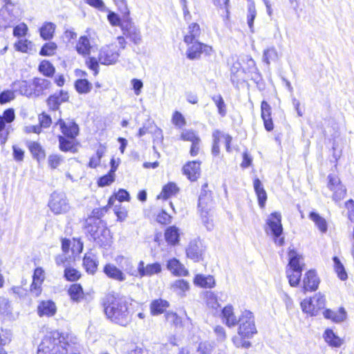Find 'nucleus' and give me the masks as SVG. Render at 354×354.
<instances>
[{
	"label": "nucleus",
	"mask_w": 354,
	"mask_h": 354,
	"mask_svg": "<svg viewBox=\"0 0 354 354\" xmlns=\"http://www.w3.org/2000/svg\"><path fill=\"white\" fill-rule=\"evenodd\" d=\"M104 305L105 314L112 322L121 326L130 322L129 304L125 299L108 296Z\"/></svg>",
	"instance_id": "obj_1"
},
{
	"label": "nucleus",
	"mask_w": 354,
	"mask_h": 354,
	"mask_svg": "<svg viewBox=\"0 0 354 354\" xmlns=\"http://www.w3.org/2000/svg\"><path fill=\"white\" fill-rule=\"evenodd\" d=\"M64 340L65 337L58 331L50 332L43 338L37 354H67L73 348Z\"/></svg>",
	"instance_id": "obj_2"
},
{
	"label": "nucleus",
	"mask_w": 354,
	"mask_h": 354,
	"mask_svg": "<svg viewBox=\"0 0 354 354\" xmlns=\"http://www.w3.org/2000/svg\"><path fill=\"white\" fill-rule=\"evenodd\" d=\"M62 249L63 254L57 258V264L62 263L64 266H71L75 261V256L82 252L83 250V243L80 239H62Z\"/></svg>",
	"instance_id": "obj_3"
},
{
	"label": "nucleus",
	"mask_w": 354,
	"mask_h": 354,
	"mask_svg": "<svg viewBox=\"0 0 354 354\" xmlns=\"http://www.w3.org/2000/svg\"><path fill=\"white\" fill-rule=\"evenodd\" d=\"M265 232L272 237L275 244L279 246L283 245L284 237L281 236L283 234L281 215L279 212H273L268 216Z\"/></svg>",
	"instance_id": "obj_4"
},
{
	"label": "nucleus",
	"mask_w": 354,
	"mask_h": 354,
	"mask_svg": "<svg viewBox=\"0 0 354 354\" xmlns=\"http://www.w3.org/2000/svg\"><path fill=\"white\" fill-rule=\"evenodd\" d=\"M237 321V324H239L238 335L240 336L252 339L257 333L254 315L250 310H244L241 311Z\"/></svg>",
	"instance_id": "obj_5"
},
{
	"label": "nucleus",
	"mask_w": 354,
	"mask_h": 354,
	"mask_svg": "<svg viewBox=\"0 0 354 354\" xmlns=\"http://www.w3.org/2000/svg\"><path fill=\"white\" fill-rule=\"evenodd\" d=\"M122 21L121 24V30L123 35L129 38L135 44H140L142 41V36L140 30L136 26L129 14H122Z\"/></svg>",
	"instance_id": "obj_6"
},
{
	"label": "nucleus",
	"mask_w": 354,
	"mask_h": 354,
	"mask_svg": "<svg viewBox=\"0 0 354 354\" xmlns=\"http://www.w3.org/2000/svg\"><path fill=\"white\" fill-rule=\"evenodd\" d=\"M48 207L55 214H65L70 209L66 194L57 192H54L50 195Z\"/></svg>",
	"instance_id": "obj_7"
},
{
	"label": "nucleus",
	"mask_w": 354,
	"mask_h": 354,
	"mask_svg": "<svg viewBox=\"0 0 354 354\" xmlns=\"http://www.w3.org/2000/svg\"><path fill=\"white\" fill-rule=\"evenodd\" d=\"M325 306V298L320 292L316 294L309 300L305 299L301 303V307L304 312L312 316L317 315L320 309Z\"/></svg>",
	"instance_id": "obj_8"
},
{
	"label": "nucleus",
	"mask_w": 354,
	"mask_h": 354,
	"mask_svg": "<svg viewBox=\"0 0 354 354\" xmlns=\"http://www.w3.org/2000/svg\"><path fill=\"white\" fill-rule=\"evenodd\" d=\"M328 188L333 192V199L335 202L342 200L346 194V189L341 183L339 178L335 174L328 176Z\"/></svg>",
	"instance_id": "obj_9"
},
{
	"label": "nucleus",
	"mask_w": 354,
	"mask_h": 354,
	"mask_svg": "<svg viewBox=\"0 0 354 354\" xmlns=\"http://www.w3.org/2000/svg\"><path fill=\"white\" fill-rule=\"evenodd\" d=\"M207 184L202 186V189L198 197V207L201 212L207 213L212 212L213 207V200L210 191L207 190Z\"/></svg>",
	"instance_id": "obj_10"
},
{
	"label": "nucleus",
	"mask_w": 354,
	"mask_h": 354,
	"mask_svg": "<svg viewBox=\"0 0 354 354\" xmlns=\"http://www.w3.org/2000/svg\"><path fill=\"white\" fill-rule=\"evenodd\" d=\"M205 248L200 239L192 240L186 249L187 257L194 262H198L203 259Z\"/></svg>",
	"instance_id": "obj_11"
},
{
	"label": "nucleus",
	"mask_w": 354,
	"mask_h": 354,
	"mask_svg": "<svg viewBox=\"0 0 354 354\" xmlns=\"http://www.w3.org/2000/svg\"><path fill=\"white\" fill-rule=\"evenodd\" d=\"M120 56L119 51L110 46H105L101 48L98 60L99 62L104 65H111L117 62Z\"/></svg>",
	"instance_id": "obj_12"
},
{
	"label": "nucleus",
	"mask_w": 354,
	"mask_h": 354,
	"mask_svg": "<svg viewBox=\"0 0 354 354\" xmlns=\"http://www.w3.org/2000/svg\"><path fill=\"white\" fill-rule=\"evenodd\" d=\"M55 125H59L63 136L67 137L71 139H75L79 134V127L77 124L73 121L68 120L65 121L59 119Z\"/></svg>",
	"instance_id": "obj_13"
},
{
	"label": "nucleus",
	"mask_w": 354,
	"mask_h": 354,
	"mask_svg": "<svg viewBox=\"0 0 354 354\" xmlns=\"http://www.w3.org/2000/svg\"><path fill=\"white\" fill-rule=\"evenodd\" d=\"M319 278L315 270L311 269L306 272L303 279V288L305 292L315 291L318 288Z\"/></svg>",
	"instance_id": "obj_14"
},
{
	"label": "nucleus",
	"mask_w": 354,
	"mask_h": 354,
	"mask_svg": "<svg viewBox=\"0 0 354 354\" xmlns=\"http://www.w3.org/2000/svg\"><path fill=\"white\" fill-rule=\"evenodd\" d=\"M51 86L50 80L35 77L32 80V97H39L44 94L45 91L48 90Z\"/></svg>",
	"instance_id": "obj_15"
},
{
	"label": "nucleus",
	"mask_w": 354,
	"mask_h": 354,
	"mask_svg": "<svg viewBox=\"0 0 354 354\" xmlns=\"http://www.w3.org/2000/svg\"><path fill=\"white\" fill-rule=\"evenodd\" d=\"M187 50V57L189 59H195L200 57L203 52L209 53L212 50V48L209 46L204 45L198 41H194L190 44Z\"/></svg>",
	"instance_id": "obj_16"
},
{
	"label": "nucleus",
	"mask_w": 354,
	"mask_h": 354,
	"mask_svg": "<svg viewBox=\"0 0 354 354\" xmlns=\"http://www.w3.org/2000/svg\"><path fill=\"white\" fill-rule=\"evenodd\" d=\"M69 96L68 92L61 90L59 93L50 95L47 99V104L53 111L59 109L62 103L67 102Z\"/></svg>",
	"instance_id": "obj_17"
},
{
	"label": "nucleus",
	"mask_w": 354,
	"mask_h": 354,
	"mask_svg": "<svg viewBox=\"0 0 354 354\" xmlns=\"http://www.w3.org/2000/svg\"><path fill=\"white\" fill-rule=\"evenodd\" d=\"M44 271L41 267H37L34 271L32 276V283L30 286L31 292L36 297H38L41 292V286L44 280Z\"/></svg>",
	"instance_id": "obj_18"
},
{
	"label": "nucleus",
	"mask_w": 354,
	"mask_h": 354,
	"mask_svg": "<svg viewBox=\"0 0 354 354\" xmlns=\"http://www.w3.org/2000/svg\"><path fill=\"white\" fill-rule=\"evenodd\" d=\"M183 173L191 181H195L200 176V162L192 161L183 167Z\"/></svg>",
	"instance_id": "obj_19"
},
{
	"label": "nucleus",
	"mask_w": 354,
	"mask_h": 354,
	"mask_svg": "<svg viewBox=\"0 0 354 354\" xmlns=\"http://www.w3.org/2000/svg\"><path fill=\"white\" fill-rule=\"evenodd\" d=\"M261 118L263 120L265 129L271 131L274 128L273 122L271 118V107L266 101H262L261 104Z\"/></svg>",
	"instance_id": "obj_20"
},
{
	"label": "nucleus",
	"mask_w": 354,
	"mask_h": 354,
	"mask_svg": "<svg viewBox=\"0 0 354 354\" xmlns=\"http://www.w3.org/2000/svg\"><path fill=\"white\" fill-rule=\"evenodd\" d=\"M12 86L14 91L19 92L21 95L28 97H32V81L28 82L26 80H17L12 83Z\"/></svg>",
	"instance_id": "obj_21"
},
{
	"label": "nucleus",
	"mask_w": 354,
	"mask_h": 354,
	"mask_svg": "<svg viewBox=\"0 0 354 354\" xmlns=\"http://www.w3.org/2000/svg\"><path fill=\"white\" fill-rule=\"evenodd\" d=\"M56 310L57 308L55 304L51 300L42 301L37 307V313L40 317L53 316L55 314Z\"/></svg>",
	"instance_id": "obj_22"
},
{
	"label": "nucleus",
	"mask_w": 354,
	"mask_h": 354,
	"mask_svg": "<svg viewBox=\"0 0 354 354\" xmlns=\"http://www.w3.org/2000/svg\"><path fill=\"white\" fill-rule=\"evenodd\" d=\"M222 319L223 323L230 328L237 325L238 319L234 313L232 306L228 305L222 310Z\"/></svg>",
	"instance_id": "obj_23"
},
{
	"label": "nucleus",
	"mask_w": 354,
	"mask_h": 354,
	"mask_svg": "<svg viewBox=\"0 0 354 354\" xmlns=\"http://www.w3.org/2000/svg\"><path fill=\"white\" fill-rule=\"evenodd\" d=\"M26 146L31 153L32 157L38 162L44 160L46 156L45 151L39 142L35 141H28L26 142Z\"/></svg>",
	"instance_id": "obj_24"
},
{
	"label": "nucleus",
	"mask_w": 354,
	"mask_h": 354,
	"mask_svg": "<svg viewBox=\"0 0 354 354\" xmlns=\"http://www.w3.org/2000/svg\"><path fill=\"white\" fill-rule=\"evenodd\" d=\"M302 267H288L286 270V276L291 286L296 287L299 285Z\"/></svg>",
	"instance_id": "obj_25"
},
{
	"label": "nucleus",
	"mask_w": 354,
	"mask_h": 354,
	"mask_svg": "<svg viewBox=\"0 0 354 354\" xmlns=\"http://www.w3.org/2000/svg\"><path fill=\"white\" fill-rule=\"evenodd\" d=\"M201 34L200 26L196 23L190 24L188 27V32L184 37V41L189 46L198 41Z\"/></svg>",
	"instance_id": "obj_26"
},
{
	"label": "nucleus",
	"mask_w": 354,
	"mask_h": 354,
	"mask_svg": "<svg viewBox=\"0 0 354 354\" xmlns=\"http://www.w3.org/2000/svg\"><path fill=\"white\" fill-rule=\"evenodd\" d=\"M77 52L83 56L88 55L91 53V44L86 36H81L76 44Z\"/></svg>",
	"instance_id": "obj_27"
},
{
	"label": "nucleus",
	"mask_w": 354,
	"mask_h": 354,
	"mask_svg": "<svg viewBox=\"0 0 354 354\" xmlns=\"http://www.w3.org/2000/svg\"><path fill=\"white\" fill-rule=\"evenodd\" d=\"M179 229L173 225L168 227L165 232V237L167 242L171 245H176L179 241Z\"/></svg>",
	"instance_id": "obj_28"
},
{
	"label": "nucleus",
	"mask_w": 354,
	"mask_h": 354,
	"mask_svg": "<svg viewBox=\"0 0 354 354\" xmlns=\"http://www.w3.org/2000/svg\"><path fill=\"white\" fill-rule=\"evenodd\" d=\"M194 283L201 288H211L215 284L214 279L212 276H205L203 274H197L194 279Z\"/></svg>",
	"instance_id": "obj_29"
},
{
	"label": "nucleus",
	"mask_w": 354,
	"mask_h": 354,
	"mask_svg": "<svg viewBox=\"0 0 354 354\" xmlns=\"http://www.w3.org/2000/svg\"><path fill=\"white\" fill-rule=\"evenodd\" d=\"M169 307V302L166 300L159 299L153 300L150 306L151 313L153 315H158L164 313Z\"/></svg>",
	"instance_id": "obj_30"
},
{
	"label": "nucleus",
	"mask_w": 354,
	"mask_h": 354,
	"mask_svg": "<svg viewBox=\"0 0 354 354\" xmlns=\"http://www.w3.org/2000/svg\"><path fill=\"white\" fill-rule=\"evenodd\" d=\"M309 218L312 220L322 233H326L328 230V225L326 219L315 212L309 214Z\"/></svg>",
	"instance_id": "obj_31"
},
{
	"label": "nucleus",
	"mask_w": 354,
	"mask_h": 354,
	"mask_svg": "<svg viewBox=\"0 0 354 354\" xmlns=\"http://www.w3.org/2000/svg\"><path fill=\"white\" fill-rule=\"evenodd\" d=\"M135 270L131 272V274L140 277L151 275L160 272V267H131Z\"/></svg>",
	"instance_id": "obj_32"
},
{
	"label": "nucleus",
	"mask_w": 354,
	"mask_h": 354,
	"mask_svg": "<svg viewBox=\"0 0 354 354\" xmlns=\"http://www.w3.org/2000/svg\"><path fill=\"white\" fill-rule=\"evenodd\" d=\"M55 25L51 22H46L39 29L41 37L45 40H49L53 37Z\"/></svg>",
	"instance_id": "obj_33"
},
{
	"label": "nucleus",
	"mask_w": 354,
	"mask_h": 354,
	"mask_svg": "<svg viewBox=\"0 0 354 354\" xmlns=\"http://www.w3.org/2000/svg\"><path fill=\"white\" fill-rule=\"evenodd\" d=\"M15 21L11 18L10 14L3 7L0 10V30L10 27Z\"/></svg>",
	"instance_id": "obj_34"
},
{
	"label": "nucleus",
	"mask_w": 354,
	"mask_h": 354,
	"mask_svg": "<svg viewBox=\"0 0 354 354\" xmlns=\"http://www.w3.org/2000/svg\"><path fill=\"white\" fill-rule=\"evenodd\" d=\"M117 170V167L112 166L109 173L100 177L97 180L99 187H104L111 185L115 180V172Z\"/></svg>",
	"instance_id": "obj_35"
},
{
	"label": "nucleus",
	"mask_w": 354,
	"mask_h": 354,
	"mask_svg": "<svg viewBox=\"0 0 354 354\" xmlns=\"http://www.w3.org/2000/svg\"><path fill=\"white\" fill-rule=\"evenodd\" d=\"M106 152V147L100 145L96 151L95 156L90 158L88 167L91 168H96L100 163L101 158L103 157Z\"/></svg>",
	"instance_id": "obj_36"
},
{
	"label": "nucleus",
	"mask_w": 354,
	"mask_h": 354,
	"mask_svg": "<svg viewBox=\"0 0 354 354\" xmlns=\"http://www.w3.org/2000/svg\"><path fill=\"white\" fill-rule=\"evenodd\" d=\"M68 292L73 301H79L81 299L83 298V289L80 284L74 283L71 285L68 290Z\"/></svg>",
	"instance_id": "obj_37"
},
{
	"label": "nucleus",
	"mask_w": 354,
	"mask_h": 354,
	"mask_svg": "<svg viewBox=\"0 0 354 354\" xmlns=\"http://www.w3.org/2000/svg\"><path fill=\"white\" fill-rule=\"evenodd\" d=\"M4 3L3 8L6 9L11 18L15 21L19 17V10L18 6L13 3L11 0H3Z\"/></svg>",
	"instance_id": "obj_38"
},
{
	"label": "nucleus",
	"mask_w": 354,
	"mask_h": 354,
	"mask_svg": "<svg viewBox=\"0 0 354 354\" xmlns=\"http://www.w3.org/2000/svg\"><path fill=\"white\" fill-rule=\"evenodd\" d=\"M243 73V70L241 69L240 62H236L233 64L231 67V82L233 84H238L241 79V75Z\"/></svg>",
	"instance_id": "obj_39"
},
{
	"label": "nucleus",
	"mask_w": 354,
	"mask_h": 354,
	"mask_svg": "<svg viewBox=\"0 0 354 354\" xmlns=\"http://www.w3.org/2000/svg\"><path fill=\"white\" fill-rule=\"evenodd\" d=\"M178 191V188L174 183H169L163 187L162 192L160 196H158V198L161 197L164 199H167L172 195L176 194Z\"/></svg>",
	"instance_id": "obj_40"
},
{
	"label": "nucleus",
	"mask_w": 354,
	"mask_h": 354,
	"mask_svg": "<svg viewBox=\"0 0 354 354\" xmlns=\"http://www.w3.org/2000/svg\"><path fill=\"white\" fill-rule=\"evenodd\" d=\"M104 272L112 279L119 281L124 280V274L117 267H104Z\"/></svg>",
	"instance_id": "obj_41"
},
{
	"label": "nucleus",
	"mask_w": 354,
	"mask_h": 354,
	"mask_svg": "<svg viewBox=\"0 0 354 354\" xmlns=\"http://www.w3.org/2000/svg\"><path fill=\"white\" fill-rule=\"evenodd\" d=\"M39 71L46 77H52L55 72V68L50 62L43 60L39 65Z\"/></svg>",
	"instance_id": "obj_42"
},
{
	"label": "nucleus",
	"mask_w": 354,
	"mask_h": 354,
	"mask_svg": "<svg viewBox=\"0 0 354 354\" xmlns=\"http://www.w3.org/2000/svg\"><path fill=\"white\" fill-rule=\"evenodd\" d=\"M211 98L218 109V114L222 117L225 116L227 113V109L223 97L218 94L212 96Z\"/></svg>",
	"instance_id": "obj_43"
},
{
	"label": "nucleus",
	"mask_w": 354,
	"mask_h": 354,
	"mask_svg": "<svg viewBox=\"0 0 354 354\" xmlns=\"http://www.w3.org/2000/svg\"><path fill=\"white\" fill-rule=\"evenodd\" d=\"M100 224L95 223V221H93V225L90 222H88V224L86 225V230L88 233H90L91 237L93 239H97L99 238L100 236V230L101 229V227L100 226ZM102 232L104 233H106L107 232L106 229H104V227H102Z\"/></svg>",
	"instance_id": "obj_44"
},
{
	"label": "nucleus",
	"mask_w": 354,
	"mask_h": 354,
	"mask_svg": "<svg viewBox=\"0 0 354 354\" xmlns=\"http://www.w3.org/2000/svg\"><path fill=\"white\" fill-rule=\"evenodd\" d=\"M75 87L80 93H87L91 89V84L86 79H80L75 82Z\"/></svg>",
	"instance_id": "obj_45"
},
{
	"label": "nucleus",
	"mask_w": 354,
	"mask_h": 354,
	"mask_svg": "<svg viewBox=\"0 0 354 354\" xmlns=\"http://www.w3.org/2000/svg\"><path fill=\"white\" fill-rule=\"evenodd\" d=\"M172 287L180 296H184L185 292L189 288V283L183 279L176 280Z\"/></svg>",
	"instance_id": "obj_46"
},
{
	"label": "nucleus",
	"mask_w": 354,
	"mask_h": 354,
	"mask_svg": "<svg viewBox=\"0 0 354 354\" xmlns=\"http://www.w3.org/2000/svg\"><path fill=\"white\" fill-rule=\"evenodd\" d=\"M325 341L333 346H339L341 345V339L336 336L332 330L328 329L324 334Z\"/></svg>",
	"instance_id": "obj_47"
},
{
	"label": "nucleus",
	"mask_w": 354,
	"mask_h": 354,
	"mask_svg": "<svg viewBox=\"0 0 354 354\" xmlns=\"http://www.w3.org/2000/svg\"><path fill=\"white\" fill-rule=\"evenodd\" d=\"M63 136H58L59 149L62 151H68L73 148V140Z\"/></svg>",
	"instance_id": "obj_48"
},
{
	"label": "nucleus",
	"mask_w": 354,
	"mask_h": 354,
	"mask_svg": "<svg viewBox=\"0 0 354 354\" xmlns=\"http://www.w3.org/2000/svg\"><path fill=\"white\" fill-rule=\"evenodd\" d=\"M248 337L243 336L235 335L232 337V341L236 348H249L252 344L248 340Z\"/></svg>",
	"instance_id": "obj_49"
},
{
	"label": "nucleus",
	"mask_w": 354,
	"mask_h": 354,
	"mask_svg": "<svg viewBox=\"0 0 354 354\" xmlns=\"http://www.w3.org/2000/svg\"><path fill=\"white\" fill-rule=\"evenodd\" d=\"M278 53L274 47H270L264 50L263 55V60L268 65L270 64L271 61H275L277 59Z\"/></svg>",
	"instance_id": "obj_50"
},
{
	"label": "nucleus",
	"mask_w": 354,
	"mask_h": 354,
	"mask_svg": "<svg viewBox=\"0 0 354 354\" xmlns=\"http://www.w3.org/2000/svg\"><path fill=\"white\" fill-rule=\"evenodd\" d=\"M324 315L326 319H330L335 322H340L345 318V312L342 310L339 314H337V313L327 309L324 312Z\"/></svg>",
	"instance_id": "obj_51"
},
{
	"label": "nucleus",
	"mask_w": 354,
	"mask_h": 354,
	"mask_svg": "<svg viewBox=\"0 0 354 354\" xmlns=\"http://www.w3.org/2000/svg\"><path fill=\"white\" fill-rule=\"evenodd\" d=\"M205 299L207 305L212 309L216 310L219 306L217 296L211 291H207L205 293Z\"/></svg>",
	"instance_id": "obj_52"
},
{
	"label": "nucleus",
	"mask_w": 354,
	"mask_h": 354,
	"mask_svg": "<svg viewBox=\"0 0 354 354\" xmlns=\"http://www.w3.org/2000/svg\"><path fill=\"white\" fill-rule=\"evenodd\" d=\"M57 49V44L54 42L46 43L40 50L39 54L42 56L53 55Z\"/></svg>",
	"instance_id": "obj_53"
},
{
	"label": "nucleus",
	"mask_w": 354,
	"mask_h": 354,
	"mask_svg": "<svg viewBox=\"0 0 354 354\" xmlns=\"http://www.w3.org/2000/svg\"><path fill=\"white\" fill-rule=\"evenodd\" d=\"M257 15V11L255 8L254 3L252 2L248 6V24L252 32L253 30V26H254V21Z\"/></svg>",
	"instance_id": "obj_54"
},
{
	"label": "nucleus",
	"mask_w": 354,
	"mask_h": 354,
	"mask_svg": "<svg viewBox=\"0 0 354 354\" xmlns=\"http://www.w3.org/2000/svg\"><path fill=\"white\" fill-rule=\"evenodd\" d=\"M64 276L68 281H73L77 280L81 274L73 267H66L64 271Z\"/></svg>",
	"instance_id": "obj_55"
},
{
	"label": "nucleus",
	"mask_w": 354,
	"mask_h": 354,
	"mask_svg": "<svg viewBox=\"0 0 354 354\" xmlns=\"http://www.w3.org/2000/svg\"><path fill=\"white\" fill-rule=\"evenodd\" d=\"M11 313L9 301L5 297H0V316L8 315Z\"/></svg>",
	"instance_id": "obj_56"
},
{
	"label": "nucleus",
	"mask_w": 354,
	"mask_h": 354,
	"mask_svg": "<svg viewBox=\"0 0 354 354\" xmlns=\"http://www.w3.org/2000/svg\"><path fill=\"white\" fill-rule=\"evenodd\" d=\"M301 256L295 250H290L288 252L289 263L287 266H301L300 259Z\"/></svg>",
	"instance_id": "obj_57"
},
{
	"label": "nucleus",
	"mask_w": 354,
	"mask_h": 354,
	"mask_svg": "<svg viewBox=\"0 0 354 354\" xmlns=\"http://www.w3.org/2000/svg\"><path fill=\"white\" fill-rule=\"evenodd\" d=\"M107 12V19L111 25L113 26H120L121 28L122 19H121L118 14L113 11H110L109 9Z\"/></svg>",
	"instance_id": "obj_58"
},
{
	"label": "nucleus",
	"mask_w": 354,
	"mask_h": 354,
	"mask_svg": "<svg viewBox=\"0 0 354 354\" xmlns=\"http://www.w3.org/2000/svg\"><path fill=\"white\" fill-rule=\"evenodd\" d=\"M12 332L8 329H1L0 332V346H4L10 342Z\"/></svg>",
	"instance_id": "obj_59"
},
{
	"label": "nucleus",
	"mask_w": 354,
	"mask_h": 354,
	"mask_svg": "<svg viewBox=\"0 0 354 354\" xmlns=\"http://www.w3.org/2000/svg\"><path fill=\"white\" fill-rule=\"evenodd\" d=\"M84 2L91 7H93L101 12L108 11V8L106 7L102 0H84Z\"/></svg>",
	"instance_id": "obj_60"
},
{
	"label": "nucleus",
	"mask_w": 354,
	"mask_h": 354,
	"mask_svg": "<svg viewBox=\"0 0 354 354\" xmlns=\"http://www.w3.org/2000/svg\"><path fill=\"white\" fill-rule=\"evenodd\" d=\"M82 266H97L96 256L91 252L85 254Z\"/></svg>",
	"instance_id": "obj_61"
},
{
	"label": "nucleus",
	"mask_w": 354,
	"mask_h": 354,
	"mask_svg": "<svg viewBox=\"0 0 354 354\" xmlns=\"http://www.w3.org/2000/svg\"><path fill=\"white\" fill-rule=\"evenodd\" d=\"M201 216L202 218L203 223L207 230H211L213 228V222L212 218L211 212H207V213L201 212Z\"/></svg>",
	"instance_id": "obj_62"
},
{
	"label": "nucleus",
	"mask_w": 354,
	"mask_h": 354,
	"mask_svg": "<svg viewBox=\"0 0 354 354\" xmlns=\"http://www.w3.org/2000/svg\"><path fill=\"white\" fill-rule=\"evenodd\" d=\"M15 91L6 90L0 93V104H3L10 102L15 98Z\"/></svg>",
	"instance_id": "obj_63"
},
{
	"label": "nucleus",
	"mask_w": 354,
	"mask_h": 354,
	"mask_svg": "<svg viewBox=\"0 0 354 354\" xmlns=\"http://www.w3.org/2000/svg\"><path fill=\"white\" fill-rule=\"evenodd\" d=\"M212 350L213 345L208 342H201L197 348L200 354H210Z\"/></svg>",
	"instance_id": "obj_64"
}]
</instances>
